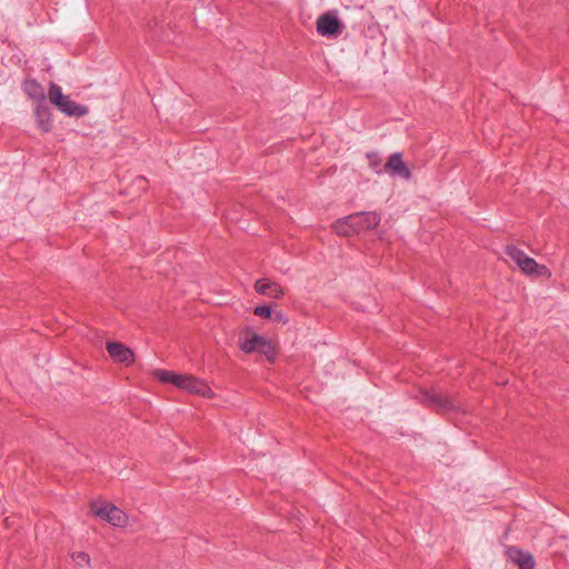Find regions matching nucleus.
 <instances>
[{
	"label": "nucleus",
	"mask_w": 569,
	"mask_h": 569,
	"mask_svg": "<svg viewBox=\"0 0 569 569\" xmlns=\"http://www.w3.org/2000/svg\"><path fill=\"white\" fill-rule=\"evenodd\" d=\"M385 171L389 172L391 176H399L403 179H410L411 177V171L405 164L402 153L400 152H395L388 158L385 164Z\"/></svg>",
	"instance_id": "nucleus-8"
},
{
	"label": "nucleus",
	"mask_w": 569,
	"mask_h": 569,
	"mask_svg": "<svg viewBox=\"0 0 569 569\" xmlns=\"http://www.w3.org/2000/svg\"><path fill=\"white\" fill-rule=\"evenodd\" d=\"M507 556L513 563L519 567V569L535 568L533 556L518 547H509L507 550Z\"/></svg>",
	"instance_id": "nucleus-9"
},
{
	"label": "nucleus",
	"mask_w": 569,
	"mask_h": 569,
	"mask_svg": "<svg viewBox=\"0 0 569 569\" xmlns=\"http://www.w3.org/2000/svg\"><path fill=\"white\" fill-rule=\"evenodd\" d=\"M23 90L30 99H36V80L27 79L23 83Z\"/></svg>",
	"instance_id": "nucleus-18"
},
{
	"label": "nucleus",
	"mask_w": 569,
	"mask_h": 569,
	"mask_svg": "<svg viewBox=\"0 0 569 569\" xmlns=\"http://www.w3.org/2000/svg\"><path fill=\"white\" fill-rule=\"evenodd\" d=\"M368 159L369 167L378 174L385 171V167H381V156L378 151H370L366 154Z\"/></svg>",
	"instance_id": "nucleus-16"
},
{
	"label": "nucleus",
	"mask_w": 569,
	"mask_h": 569,
	"mask_svg": "<svg viewBox=\"0 0 569 569\" xmlns=\"http://www.w3.org/2000/svg\"><path fill=\"white\" fill-rule=\"evenodd\" d=\"M156 377L164 383H171L181 389L186 375H179L168 370H157Z\"/></svg>",
	"instance_id": "nucleus-14"
},
{
	"label": "nucleus",
	"mask_w": 569,
	"mask_h": 569,
	"mask_svg": "<svg viewBox=\"0 0 569 569\" xmlns=\"http://www.w3.org/2000/svg\"><path fill=\"white\" fill-rule=\"evenodd\" d=\"M271 320L274 322H281L283 325L288 322V318L286 317L283 311H273Z\"/></svg>",
	"instance_id": "nucleus-20"
},
{
	"label": "nucleus",
	"mask_w": 569,
	"mask_h": 569,
	"mask_svg": "<svg viewBox=\"0 0 569 569\" xmlns=\"http://www.w3.org/2000/svg\"><path fill=\"white\" fill-rule=\"evenodd\" d=\"M46 96L43 90L41 92H38V127H40L43 131H49L51 128V122L49 120V111L46 106Z\"/></svg>",
	"instance_id": "nucleus-13"
},
{
	"label": "nucleus",
	"mask_w": 569,
	"mask_h": 569,
	"mask_svg": "<svg viewBox=\"0 0 569 569\" xmlns=\"http://www.w3.org/2000/svg\"><path fill=\"white\" fill-rule=\"evenodd\" d=\"M254 290L260 295L276 299H280L283 296V290L279 283L266 279H258L254 283Z\"/></svg>",
	"instance_id": "nucleus-12"
},
{
	"label": "nucleus",
	"mask_w": 569,
	"mask_h": 569,
	"mask_svg": "<svg viewBox=\"0 0 569 569\" xmlns=\"http://www.w3.org/2000/svg\"><path fill=\"white\" fill-rule=\"evenodd\" d=\"M92 511L96 516L107 520L114 527H124L128 523V516L114 505L102 502L93 505Z\"/></svg>",
	"instance_id": "nucleus-5"
},
{
	"label": "nucleus",
	"mask_w": 569,
	"mask_h": 569,
	"mask_svg": "<svg viewBox=\"0 0 569 569\" xmlns=\"http://www.w3.org/2000/svg\"><path fill=\"white\" fill-rule=\"evenodd\" d=\"M72 557L77 561L78 565H82V563L89 565L90 563V557L86 552H77V553H73Z\"/></svg>",
	"instance_id": "nucleus-19"
},
{
	"label": "nucleus",
	"mask_w": 569,
	"mask_h": 569,
	"mask_svg": "<svg viewBox=\"0 0 569 569\" xmlns=\"http://www.w3.org/2000/svg\"><path fill=\"white\" fill-rule=\"evenodd\" d=\"M107 350L109 356L117 362L130 365L134 361L133 351L121 342H107Z\"/></svg>",
	"instance_id": "nucleus-7"
},
{
	"label": "nucleus",
	"mask_w": 569,
	"mask_h": 569,
	"mask_svg": "<svg viewBox=\"0 0 569 569\" xmlns=\"http://www.w3.org/2000/svg\"><path fill=\"white\" fill-rule=\"evenodd\" d=\"M380 214L376 211L357 212L349 214V221L353 223L357 233L366 230H373L380 223Z\"/></svg>",
	"instance_id": "nucleus-6"
},
{
	"label": "nucleus",
	"mask_w": 569,
	"mask_h": 569,
	"mask_svg": "<svg viewBox=\"0 0 569 569\" xmlns=\"http://www.w3.org/2000/svg\"><path fill=\"white\" fill-rule=\"evenodd\" d=\"M181 389L204 397L211 393V389L203 380L189 375H186Z\"/></svg>",
	"instance_id": "nucleus-11"
},
{
	"label": "nucleus",
	"mask_w": 569,
	"mask_h": 569,
	"mask_svg": "<svg viewBox=\"0 0 569 569\" xmlns=\"http://www.w3.org/2000/svg\"><path fill=\"white\" fill-rule=\"evenodd\" d=\"M416 398L418 399L419 402L423 403L425 406L433 408L439 411L456 409L453 400L450 397L438 393L433 390L421 389L418 391Z\"/></svg>",
	"instance_id": "nucleus-4"
},
{
	"label": "nucleus",
	"mask_w": 569,
	"mask_h": 569,
	"mask_svg": "<svg viewBox=\"0 0 569 569\" xmlns=\"http://www.w3.org/2000/svg\"><path fill=\"white\" fill-rule=\"evenodd\" d=\"M48 96L50 102L53 103L66 116L81 118L84 117L89 111L88 107L79 104L69 96L63 94L62 89L56 83L50 84Z\"/></svg>",
	"instance_id": "nucleus-2"
},
{
	"label": "nucleus",
	"mask_w": 569,
	"mask_h": 569,
	"mask_svg": "<svg viewBox=\"0 0 569 569\" xmlns=\"http://www.w3.org/2000/svg\"><path fill=\"white\" fill-rule=\"evenodd\" d=\"M253 313L261 318L271 319L273 316V310L270 306L263 305L257 306L253 310Z\"/></svg>",
	"instance_id": "nucleus-17"
},
{
	"label": "nucleus",
	"mask_w": 569,
	"mask_h": 569,
	"mask_svg": "<svg viewBox=\"0 0 569 569\" xmlns=\"http://www.w3.org/2000/svg\"><path fill=\"white\" fill-rule=\"evenodd\" d=\"M269 347V342L266 340V338L257 333H253L250 338H246L240 343V349L246 353H252L254 351L266 353Z\"/></svg>",
	"instance_id": "nucleus-10"
},
{
	"label": "nucleus",
	"mask_w": 569,
	"mask_h": 569,
	"mask_svg": "<svg viewBox=\"0 0 569 569\" xmlns=\"http://www.w3.org/2000/svg\"><path fill=\"white\" fill-rule=\"evenodd\" d=\"M317 32L326 38H337L343 30L345 24L339 20L335 11H328L317 19Z\"/></svg>",
	"instance_id": "nucleus-3"
},
{
	"label": "nucleus",
	"mask_w": 569,
	"mask_h": 569,
	"mask_svg": "<svg viewBox=\"0 0 569 569\" xmlns=\"http://www.w3.org/2000/svg\"><path fill=\"white\" fill-rule=\"evenodd\" d=\"M505 253L521 269L523 273L536 277H551V271L548 267L539 264L518 247L508 244L505 248Z\"/></svg>",
	"instance_id": "nucleus-1"
},
{
	"label": "nucleus",
	"mask_w": 569,
	"mask_h": 569,
	"mask_svg": "<svg viewBox=\"0 0 569 569\" xmlns=\"http://www.w3.org/2000/svg\"><path fill=\"white\" fill-rule=\"evenodd\" d=\"M333 229H335V231L338 234H341V236H345V237H350V236L357 233V231H356V229L353 227V223H351L349 221V216H347L345 218H341V219H338L333 223Z\"/></svg>",
	"instance_id": "nucleus-15"
}]
</instances>
